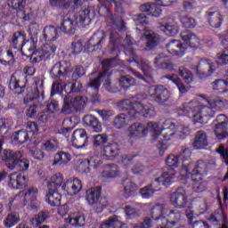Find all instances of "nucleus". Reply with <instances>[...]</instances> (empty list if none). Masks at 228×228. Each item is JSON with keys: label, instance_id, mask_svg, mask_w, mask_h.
Masks as SVG:
<instances>
[{"label": "nucleus", "instance_id": "1", "mask_svg": "<svg viewBox=\"0 0 228 228\" xmlns=\"http://www.w3.org/2000/svg\"><path fill=\"white\" fill-rule=\"evenodd\" d=\"M206 101L210 107L204 106L201 103L198 113L193 115L194 122H199L200 124H208L209 118H211V117H215L213 108L216 110H224V108H225V102L216 95H212L207 98Z\"/></svg>", "mask_w": 228, "mask_h": 228}, {"label": "nucleus", "instance_id": "2", "mask_svg": "<svg viewBox=\"0 0 228 228\" xmlns=\"http://www.w3.org/2000/svg\"><path fill=\"white\" fill-rule=\"evenodd\" d=\"M180 35L183 42L185 44L176 40L169 42L167 45V49L170 54L183 56L185 49H187V45H189V47H199V38L191 31L185 29L182 31Z\"/></svg>", "mask_w": 228, "mask_h": 228}, {"label": "nucleus", "instance_id": "3", "mask_svg": "<svg viewBox=\"0 0 228 228\" xmlns=\"http://www.w3.org/2000/svg\"><path fill=\"white\" fill-rule=\"evenodd\" d=\"M38 197V189L32 187L28 191H21L15 195L13 199L9 201L10 209H22L24 206L28 204V200H30V209L35 211L38 209V201L37 198Z\"/></svg>", "mask_w": 228, "mask_h": 228}, {"label": "nucleus", "instance_id": "4", "mask_svg": "<svg viewBox=\"0 0 228 228\" xmlns=\"http://www.w3.org/2000/svg\"><path fill=\"white\" fill-rule=\"evenodd\" d=\"M114 65L115 58L103 60L102 61V67L103 69L102 73H100L98 77L91 79L88 86L97 91L101 87V81H105L103 85L105 88L110 91V86L111 85V80L110 77H111V74H113V71L110 69H113Z\"/></svg>", "mask_w": 228, "mask_h": 228}, {"label": "nucleus", "instance_id": "5", "mask_svg": "<svg viewBox=\"0 0 228 228\" xmlns=\"http://www.w3.org/2000/svg\"><path fill=\"white\" fill-rule=\"evenodd\" d=\"M86 20H90V9L88 8L77 12L74 15V20L70 18L63 20L60 29L66 35H74L76 33V26H83Z\"/></svg>", "mask_w": 228, "mask_h": 228}, {"label": "nucleus", "instance_id": "6", "mask_svg": "<svg viewBox=\"0 0 228 228\" xmlns=\"http://www.w3.org/2000/svg\"><path fill=\"white\" fill-rule=\"evenodd\" d=\"M20 158H22V153L20 151L4 150L2 159L5 161V165L9 170L17 168L20 172H26V170L29 168V160L26 159H20Z\"/></svg>", "mask_w": 228, "mask_h": 228}, {"label": "nucleus", "instance_id": "7", "mask_svg": "<svg viewBox=\"0 0 228 228\" xmlns=\"http://www.w3.org/2000/svg\"><path fill=\"white\" fill-rule=\"evenodd\" d=\"M58 47L53 43H46L41 48L37 49L31 55L32 63H40L54 58Z\"/></svg>", "mask_w": 228, "mask_h": 228}, {"label": "nucleus", "instance_id": "8", "mask_svg": "<svg viewBox=\"0 0 228 228\" xmlns=\"http://www.w3.org/2000/svg\"><path fill=\"white\" fill-rule=\"evenodd\" d=\"M175 127V125L171 123L170 127L164 128L161 130L159 126H158V123H148V129L150 130L151 133H152V140H159V142H161L163 140H171L172 136L175 134V130H174Z\"/></svg>", "mask_w": 228, "mask_h": 228}, {"label": "nucleus", "instance_id": "9", "mask_svg": "<svg viewBox=\"0 0 228 228\" xmlns=\"http://www.w3.org/2000/svg\"><path fill=\"white\" fill-rule=\"evenodd\" d=\"M106 42V33L96 31L84 45V53H94L102 51V46Z\"/></svg>", "mask_w": 228, "mask_h": 228}, {"label": "nucleus", "instance_id": "10", "mask_svg": "<svg viewBox=\"0 0 228 228\" xmlns=\"http://www.w3.org/2000/svg\"><path fill=\"white\" fill-rule=\"evenodd\" d=\"M63 101L64 105L61 112L65 113L66 115H70V113H73V111H77L86 106V98L83 96L72 98L70 95H65Z\"/></svg>", "mask_w": 228, "mask_h": 228}, {"label": "nucleus", "instance_id": "11", "mask_svg": "<svg viewBox=\"0 0 228 228\" xmlns=\"http://www.w3.org/2000/svg\"><path fill=\"white\" fill-rule=\"evenodd\" d=\"M50 75L53 79L61 81L72 76V66L67 61H59L53 66Z\"/></svg>", "mask_w": 228, "mask_h": 228}, {"label": "nucleus", "instance_id": "12", "mask_svg": "<svg viewBox=\"0 0 228 228\" xmlns=\"http://www.w3.org/2000/svg\"><path fill=\"white\" fill-rule=\"evenodd\" d=\"M90 167H92L93 169L101 172L103 166L102 159L99 158V155L92 157L91 159H84L79 160L77 170H78L81 174H90Z\"/></svg>", "mask_w": 228, "mask_h": 228}, {"label": "nucleus", "instance_id": "13", "mask_svg": "<svg viewBox=\"0 0 228 228\" xmlns=\"http://www.w3.org/2000/svg\"><path fill=\"white\" fill-rule=\"evenodd\" d=\"M151 97L157 102V104H161L165 106L168 101H170V97H172V93L167 86L163 85H157L153 86V92L151 94Z\"/></svg>", "mask_w": 228, "mask_h": 228}, {"label": "nucleus", "instance_id": "14", "mask_svg": "<svg viewBox=\"0 0 228 228\" xmlns=\"http://www.w3.org/2000/svg\"><path fill=\"white\" fill-rule=\"evenodd\" d=\"M170 202L177 209H184L188 206V194L184 188H178L170 196Z\"/></svg>", "mask_w": 228, "mask_h": 228}, {"label": "nucleus", "instance_id": "15", "mask_svg": "<svg viewBox=\"0 0 228 228\" xmlns=\"http://www.w3.org/2000/svg\"><path fill=\"white\" fill-rule=\"evenodd\" d=\"M70 142L75 149H86L88 145V134L86 130L76 129L70 138Z\"/></svg>", "mask_w": 228, "mask_h": 228}, {"label": "nucleus", "instance_id": "16", "mask_svg": "<svg viewBox=\"0 0 228 228\" xmlns=\"http://www.w3.org/2000/svg\"><path fill=\"white\" fill-rule=\"evenodd\" d=\"M75 85H77V86H79V84L77 83L68 82L67 84H65L63 80H57L52 86L51 96L53 97V95H56V94H61L63 92L67 94L66 95H70V94H74Z\"/></svg>", "mask_w": 228, "mask_h": 228}, {"label": "nucleus", "instance_id": "17", "mask_svg": "<svg viewBox=\"0 0 228 228\" xmlns=\"http://www.w3.org/2000/svg\"><path fill=\"white\" fill-rule=\"evenodd\" d=\"M61 190L66 191L68 195H77L83 190V183L77 178H70L62 184Z\"/></svg>", "mask_w": 228, "mask_h": 228}, {"label": "nucleus", "instance_id": "18", "mask_svg": "<svg viewBox=\"0 0 228 228\" xmlns=\"http://www.w3.org/2000/svg\"><path fill=\"white\" fill-rule=\"evenodd\" d=\"M144 38L146 40L144 51H152V49L158 47L161 42L159 35L147 28H144Z\"/></svg>", "mask_w": 228, "mask_h": 228}, {"label": "nucleus", "instance_id": "19", "mask_svg": "<svg viewBox=\"0 0 228 228\" xmlns=\"http://www.w3.org/2000/svg\"><path fill=\"white\" fill-rule=\"evenodd\" d=\"M216 68L213 65V62L209 60L202 59L197 65L196 72L202 77H208L215 72Z\"/></svg>", "mask_w": 228, "mask_h": 228}, {"label": "nucleus", "instance_id": "20", "mask_svg": "<svg viewBox=\"0 0 228 228\" xmlns=\"http://www.w3.org/2000/svg\"><path fill=\"white\" fill-rule=\"evenodd\" d=\"M8 185L13 190H21V188H26L28 186V178L20 175V173L14 172L9 176Z\"/></svg>", "mask_w": 228, "mask_h": 228}, {"label": "nucleus", "instance_id": "21", "mask_svg": "<svg viewBox=\"0 0 228 228\" xmlns=\"http://www.w3.org/2000/svg\"><path fill=\"white\" fill-rule=\"evenodd\" d=\"M45 194V202L53 208L61 205V194L58 192V189L47 188Z\"/></svg>", "mask_w": 228, "mask_h": 228}, {"label": "nucleus", "instance_id": "22", "mask_svg": "<svg viewBox=\"0 0 228 228\" xmlns=\"http://www.w3.org/2000/svg\"><path fill=\"white\" fill-rule=\"evenodd\" d=\"M101 193H102V188L101 186L93 187L86 191V200L90 206H94V204H97Z\"/></svg>", "mask_w": 228, "mask_h": 228}, {"label": "nucleus", "instance_id": "23", "mask_svg": "<svg viewBox=\"0 0 228 228\" xmlns=\"http://www.w3.org/2000/svg\"><path fill=\"white\" fill-rule=\"evenodd\" d=\"M64 220L66 224H69L73 227H83L85 225V216L79 212L69 214V217Z\"/></svg>", "mask_w": 228, "mask_h": 228}, {"label": "nucleus", "instance_id": "24", "mask_svg": "<svg viewBox=\"0 0 228 228\" xmlns=\"http://www.w3.org/2000/svg\"><path fill=\"white\" fill-rule=\"evenodd\" d=\"M130 131V136L132 138H136L138 136H145L147 134L148 131H151L149 129V125L147 126L140 124V123H134L131 125L129 127Z\"/></svg>", "mask_w": 228, "mask_h": 228}, {"label": "nucleus", "instance_id": "25", "mask_svg": "<svg viewBox=\"0 0 228 228\" xmlns=\"http://www.w3.org/2000/svg\"><path fill=\"white\" fill-rule=\"evenodd\" d=\"M26 40V35L20 31H16L12 39L9 41L12 49H22L24 47V41Z\"/></svg>", "mask_w": 228, "mask_h": 228}, {"label": "nucleus", "instance_id": "26", "mask_svg": "<svg viewBox=\"0 0 228 228\" xmlns=\"http://www.w3.org/2000/svg\"><path fill=\"white\" fill-rule=\"evenodd\" d=\"M161 221L166 222L167 227H175L181 222V212L179 210H170L167 220L162 218Z\"/></svg>", "mask_w": 228, "mask_h": 228}, {"label": "nucleus", "instance_id": "27", "mask_svg": "<svg viewBox=\"0 0 228 228\" xmlns=\"http://www.w3.org/2000/svg\"><path fill=\"white\" fill-rule=\"evenodd\" d=\"M175 177V172L169 171L163 173L160 177L157 178L154 183H156V186L158 184L162 186H170L172 184L174 178Z\"/></svg>", "mask_w": 228, "mask_h": 228}, {"label": "nucleus", "instance_id": "28", "mask_svg": "<svg viewBox=\"0 0 228 228\" xmlns=\"http://www.w3.org/2000/svg\"><path fill=\"white\" fill-rule=\"evenodd\" d=\"M193 147L196 149H205V147H208V134H206V132H197L193 142Z\"/></svg>", "mask_w": 228, "mask_h": 228}, {"label": "nucleus", "instance_id": "29", "mask_svg": "<svg viewBox=\"0 0 228 228\" xmlns=\"http://www.w3.org/2000/svg\"><path fill=\"white\" fill-rule=\"evenodd\" d=\"M58 37V28H54V26L50 25L45 28L43 38L45 42H54Z\"/></svg>", "mask_w": 228, "mask_h": 228}, {"label": "nucleus", "instance_id": "30", "mask_svg": "<svg viewBox=\"0 0 228 228\" xmlns=\"http://www.w3.org/2000/svg\"><path fill=\"white\" fill-rule=\"evenodd\" d=\"M84 124L86 126H89V127H93L94 131L95 133H101L102 130V127L101 126V123H99V120H97V118L92 116V115H86L83 118Z\"/></svg>", "mask_w": 228, "mask_h": 228}, {"label": "nucleus", "instance_id": "31", "mask_svg": "<svg viewBox=\"0 0 228 228\" xmlns=\"http://www.w3.org/2000/svg\"><path fill=\"white\" fill-rule=\"evenodd\" d=\"M29 140V134L27 131L20 130L12 134V142L15 145H22Z\"/></svg>", "mask_w": 228, "mask_h": 228}, {"label": "nucleus", "instance_id": "32", "mask_svg": "<svg viewBox=\"0 0 228 228\" xmlns=\"http://www.w3.org/2000/svg\"><path fill=\"white\" fill-rule=\"evenodd\" d=\"M208 172V163L204 160H198L193 169L191 170V175H195L196 177H202V175L206 174Z\"/></svg>", "mask_w": 228, "mask_h": 228}, {"label": "nucleus", "instance_id": "33", "mask_svg": "<svg viewBox=\"0 0 228 228\" xmlns=\"http://www.w3.org/2000/svg\"><path fill=\"white\" fill-rule=\"evenodd\" d=\"M138 113H149V108H147L143 103L140 102H135L132 103V109L128 111L130 117H136Z\"/></svg>", "mask_w": 228, "mask_h": 228}, {"label": "nucleus", "instance_id": "34", "mask_svg": "<svg viewBox=\"0 0 228 228\" xmlns=\"http://www.w3.org/2000/svg\"><path fill=\"white\" fill-rule=\"evenodd\" d=\"M61 184H63V175L57 173L51 176L50 181L47 183V188L58 190Z\"/></svg>", "mask_w": 228, "mask_h": 228}, {"label": "nucleus", "instance_id": "35", "mask_svg": "<svg viewBox=\"0 0 228 228\" xmlns=\"http://www.w3.org/2000/svg\"><path fill=\"white\" fill-rule=\"evenodd\" d=\"M49 216H51V215L48 211L39 212L31 218L30 224L33 225V227H38L39 225H42V224H44V222H45Z\"/></svg>", "mask_w": 228, "mask_h": 228}, {"label": "nucleus", "instance_id": "36", "mask_svg": "<svg viewBox=\"0 0 228 228\" xmlns=\"http://www.w3.org/2000/svg\"><path fill=\"white\" fill-rule=\"evenodd\" d=\"M178 75L186 85H191V83H193V73L184 66H180L178 68Z\"/></svg>", "mask_w": 228, "mask_h": 228}, {"label": "nucleus", "instance_id": "37", "mask_svg": "<svg viewBox=\"0 0 228 228\" xmlns=\"http://www.w3.org/2000/svg\"><path fill=\"white\" fill-rule=\"evenodd\" d=\"M102 153L101 156H104L105 159L113 161L115 159V142H110L102 148Z\"/></svg>", "mask_w": 228, "mask_h": 228}, {"label": "nucleus", "instance_id": "38", "mask_svg": "<svg viewBox=\"0 0 228 228\" xmlns=\"http://www.w3.org/2000/svg\"><path fill=\"white\" fill-rule=\"evenodd\" d=\"M208 22L213 28H220L222 26V22L224 19L222 18V14L218 12H213L208 13Z\"/></svg>", "mask_w": 228, "mask_h": 228}, {"label": "nucleus", "instance_id": "39", "mask_svg": "<svg viewBox=\"0 0 228 228\" xmlns=\"http://www.w3.org/2000/svg\"><path fill=\"white\" fill-rule=\"evenodd\" d=\"M191 179L192 181V190L196 193H201V191H204L206 190V186L204 185V183H202V176L200 175H191Z\"/></svg>", "mask_w": 228, "mask_h": 228}, {"label": "nucleus", "instance_id": "40", "mask_svg": "<svg viewBox=\"0 0 228 228\" xmlns=\"http://www.w3.org/2000/svg\"><path fill=\"white\" fill-rule=\"evenodd\" d=\"M70 159H72V157L69 152L60 151L55 154L53 165H64L65 163H69Z\"/></svg>", "mask_w": 228, "mask_h": 228}, {"label": "nucleus", "instance_id": "41", "mask_svg": "<svg viewBox=\"0 0 228 228\" xmlns=\"http://www.w3.org/2000/svg\"><path fill=\"white\" fill-rule=\"evenodd\" d=\"M156 182L150 183L148 186L140 190V195L142 199H149L154 195V191H158Z\"/></svg>", "mask_w": 228, "mask_h": 228}, {"label": "nucleus", "instance_id": "42", "mask_svg": "<svg viewBox=\"0 0 228 228\" xmlns=\"http://www.w3.org/2000/svg\"><path fill=\"white\" fill-rule=\"evenodd\" d=\"M165 211L167 209L165 208V205L163 204H156L152 208H151V222L153 220H159L163 215H165Z\"/></svg>", "mask_w": 228, "mask_h": 228}, {"label": "nucleus", "instance_id": "43", "mask_svg": "<svg viewBox=\"0 0 228 228\" xmlns=\"http://www.w3.org/2000/svg\"><path fill=\"white\" fill-rule=\"evenodd\" d=\"M26 87V84H20V80L17 78V75L13 74L11 77L10 82H9V88L10 90H19L18 94H22V89Z\"/></svg>", "mask_w": 228, "mask_h": 228}, {"label": "nucleus", "instance_id": "44", "mask_svg": "<svg viewBox=\"0 0 228 228\" xmlns=\"http://www.w3.org/2000/svg\"><path fill=\"white\" fill-rule=\"evenodd\" d=\"M201 103L199 102H191L185 103L183 109V113H199Z\"/></svg>", "mask_w": 228, "mask_h": 228}, {"label": "nucleus", "instance_id": "45", "mask_svg": "<svg viewBox=\"0 0 228 228\" xmlns=\"http://www.w3.org/2000/svg\"><path fill=\"white\" fill-rule=\"evenodd\" d=\"M227 126L228 125H216L214 129V133L218 140H224V138H227Z\"/></svg>", "mask_w": 228, "mask_h": 228}, {"label": "nucleus", "instance_id": "46", "mask_svg": "<svg viewBox=\"0 0 228 228\" xmlns=\"http://www.w3.org/2000/svg\"><path fill=\"white\" fill-rule=\"evenodd\" d=\"M58 147H60L58 140L50 139L43 143L42 149L47 152H54L55 151H58Z\"/></svg>", "mask_w": 228, "mask_h": 228}, {"label": "nucleus", "instance_id": "47", "mask_svg": "<svg viewBox=\"0 0 228 228\" xmlns=\"http://www.w3.org/2000/svg\"><path fill=\"white\" fill-rule=\"evenodd\" d=\"M118 83L122 88L127 90L130 86H134V85H136V80L129 76H122L120 77Z\"/></svg>", "mask_w": 228, "mask_h": 228}, {"label": "nucleus", "instance_id": "48", "mask_svg": "<svg viewBox=\"0 0 228 228\" xmlns=\"http://www.w3.org/2000/svg\"><path fill=\"white\" fill-rule=\"evenodd\" d=\"M20 221V217L19 216V214H9L4 221V225L5 227H13V225H17Z\"/></svg>", "mask_w": 228, "mask_h": 228}, {"label": "nucleus", "instance_id": "49", "mask_svg": "<svg viewBox=\"0 0 228 228\" xmlns=\"http://www.w3.org/2000/svg\"><path fill=\"white\" fill-rule=\"evenodd\" d=\"M7 5L12 10H24L26 0H7Z\"/></svg>", "mask_w": 228, "mask_h": 228}, {"label": "nucleus", "instance_id": "50", "mask_svg": "<svg viewBox=\"0 0 228 228\" xmlns=\"http://www.w3.org/2000/svg\"><path fill=\"white\" fill-rule=\"evenodd\" d=\"M221 220H223L224 224H227V216L224 215V212L215 213L208 217V222H211V224H218Z\"/></svg>", "mask_w": 228, "mask_h": 228}, {"label": "nucleus", "instance_id": "51", "mask_svg": "<svg viewBox=\"0 0 228 228\" xmlns=\"http://www.w3.org/2000/svg\"><path fill=\"white\" fill-rule=\"evenodd\" d=\"M128 122L129 117L124 113H121L119 116L116 117V127H118V129L125 127V126H127Z\"/></svg>", "mask_w": 228, "mask_h": 228}, {"label": "nucleus", "instance_id": "52", "mask_svg": "<svg viewBox=\"0 0 228 228\" xmlns=\"http://www.w3.org/2000/svg\"><path fill=\"white\" fill-rule=\"evenodd\" d=\"M6 56H7V61L4 59L0 60V63L2 65H4V67H12V65L15 63V56L13 55V52L7 50Z\"/></svg>", "mask_w": 228, "mask_h": 228}, {"label": "nucleus", "instance_id": "53", "mask_svg": "<svg viewBox=\"0 0 228 228\" xmlns=\"http://www.w3.org/2000/svg\"><path fill=\"white\" fill-rule=\"evenodd\" d=\"M39 131L38 124L35 121H28L26 125V132L28 134H32L35 136V134H37Z\"/></svg>", "mask_w": 228, "mask_h": 228}, {"label": "nucleus", "instance_id": "54", "mask_svg": "<svg viewBox=\"0 0 228 228\" xmlns=\"http://www.w3.org/2000/svg\"><path fill=\"white\" fill-rule=\"evenodd\" d=\"M97 113L104 122H110L113 115H115V113L111 110H97Z\"/></svg>", "mask_w": 228, "mask_h": 228}, {"label": "nucleus", "instance_id": "55", "mask_svg": "<svg viewBox=\"0 0 228 228\" xmlns=\"http://www.w3.org/2000/svg\"><path fill=\"white\" fill-rule=\"evenodd\" d=\"M70 3H72V0H50V4L52 6L64 9L69 8V6H70Z\"/></svg>", "mask_w": 228, "mask_h": 228}, {"label": "nucleus", "instance_id": "56", "mask_svg": "<svg viewBox=\"0 0 228 228\" xmlns=\"http://www.w3.org/2000/svg\"><path fill=\"white\" fill-rule=\"evenodd\" d=\"M118 108L121 111H127L129 114L133 108V102L130 100H123L118 103Z\"/></svg>", "mask_w": 228, "mask_h": 228}, {"label": "nucleus", "instance_id": "57", "mask_svg": "<svg viewBox=\"0 0 228 228\" xmlns=\"http://www.w3.org/2000/svg\"><path fill=\"white\" fill-rule=\"evenodd\" d=\"M161 31H164L167 37H175L177 35V28L172 25H161Z\"/></svg>", "mask_w": 228, "mask_h": 228}, {"label": "nucleus", "instance_id": "58", "mask_svg": "<svg viewBox=\"0 0 228 228\" xmlns=\"http://www.w3.org/2000/svg\"><path fill=\"white\" fill-rule=\"evenodd\" d=\"M171 79H173V82L175 83V85H176L180 94H186L188 92V90H190V87H186L184 86V84L183 83V81H181V79L177 77H171Z\"/></svg>", "mask_w": 228, "mask_h": 228}, {"label": "nucleus", "instance_id": "59", "mask_svg": "<svg viewBox=\"0 0 228 228\" xmlns=\"http://www.w3.org/2000/svg\"><path fill=\"white\" fill-rule=\"evenodd\" d=\"M58 110H59V104L57 101H54V100L48 101L45 106L46 113H54L58 111Z\"/></svg>", "mask_w": 228, "mask_h": 228}, {"label": "nucleus", "instance_id": "60", "mask_svg": "<svg viewBox=\"0 0 228 228\" xmlns=\"http://www.w3.org/2000/svg\"><path fill=\"white\" fill-rule=\"evenodd\" d=\"M181 22L183 28H193L196 25L195 20L188 16H182Z\"/></svg>", "mask_w": 228, "mask_h": 228}, {"label": "nucleus", "instance_id": "61", "mask_svg": "<svg viewBox=\"0 0 228 228\" xmlns=\"http://www.w3.org/2000/svg\"><path fill=\"white\" fill-rule=\"evenodd\" d=\"M228 86V83L225 80H216L212 83L213 90H225Z\"/></svg>", "mask_w": 228, "mask_h": 228}, {"label": "nucleus", "instance_id": "62", "mask_svg": "<svg viewBox=\"0 0 228 228\" xmlns=\"http://www.w3.org/2000/svg\"><path fill=\"white\" fill-rule=\"evenodd\" d=\"M134 20L137 25L142 24V26H145V24H149V19L147 18V16H145L144 13L136 14L134 17Z\"/></svg>", "mask_w": 228, "mask_h": 228}, {"label": "nucleus", "instance_id": "63", "mask_svg": "<svg viewBox=\"0 0 228 228\" xmlns=\"http://www.w3.org/2000/svg\"><path fill=\"white\" fill-rule=\"evenodd\" d=\"M108 135L106 134H97L94 137V143L97 146L104 145L108 142Z\"/></svg>", "mask_w": 228, "mask_h": 228}, {"label": "nucleus", "instance_id": "64", "mask_svg": "<svg viewBox=\"0 0 228 228\" xmlns=\"http://www.w3.org/2000/svg\"><path fill=\"white\" fill-rule=\"evenodd\" d=\"M153 224L152 219H151V217H147L142 223L135 224L134 228H151Z\"/></svg>", "mask_w": 228, "mask_h": 228}]
</instances>
